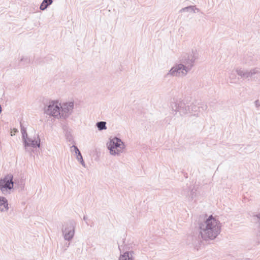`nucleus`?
<instances>
[{"mask_svg": "<svg viewBox=\"0 0 260 260\" xmlns=\"http://www.w3.org/2000/svg\"><path fill=\"white\" fill-rule=\"evenodd\" d=\"M199 58L196 50H192L189 53L183 55L180 58V63L171 68L167 75L184 77L194 66L195 61Z\"/></svg>", "mask_w": 260, "mask_h": 260, "instance_id": "1", "label": "nucleus"}, {"mask_svg": "<svg viewBox=\"0 0 260 260\" xmlns=\"http://www.w3.org/2000/svg\"><path fill=\"white\" fill-rule=\"evenodd\" d=\"M199 229L200 234L203 240H213L220 233L221 224L219 221L210 215L204 222L199 223Z\"/></svg>", "mask_w": 260, "mask_h": 260, "instance_id": "2", "label": "nucleus"}, {"mask_svg": "<svg viewBox=\"0 0 260 260\" xmlns=\"http://www.w3.org/2000/svg\"><path fill=\"white\" fill-rule=\"evenodd\" d=\"M16 179L13 181V176L12 174H8L3 179L0 180V189L4 194L10 193L11 190L16 187Z\"/></svg>", "mask_w": 260, "mask_h": 260, "instance_id": "3", "label": "nucleus"}, {"mask_svg": "<svg viewBox=\"0 0 260 260\" xmlns=\"http://www.w3.org/2000/svg\"><path fill=\"white\" fill-rule=\"evenodd\" d=\"M108 145V148L110 150L111 155L119 154L122 152L125 146L124 143L121 140L115 137L110 139V142Z\"/></svg>", "mask_w": 260, "mask_h": 260, "instance_id": "4", "label": "nucleus"}, {"mask_svg": "<svg viewBox=\"0 0 260 260\" xmlns=\"http://www.w3.org/2000/svg\"><path fill=\"white\" fill-rule=\"evenodd\" d=\"M236 72L243 80H249L252 78H255L256 75H258L260 77V68H254L250 70L242 68H237L236 70Z\"/></svg>", "mask_w": 260, "mask_h": 260, "instance_id": "5", "label": "nucleus"}, {"mask_svg": "<svg viewBox=\"0 0 260 260\" xmlns=\"http://www.w3.org/2000/svg\"><path fill=\"white\" fill-rule=\"evenodd\" d=\"M44 112L47 115L54 118H60V104H58V102L54 101L50 102L48 105L44 108Z\"/></svg>", "mask_w": 260, "mask_h": 260, "instance_id": "6", "label": "nucleus"}, {"mask_svg": "<svg viewBox=\"0 0 260 260\" xmlns=\"http://www.w3.org/2000/svg\"><path fill=\"white\" fill-rule=\"evenodd\" d=\"M75 223L73 220L64 223L62 229V233L65 240L71 241L75 234Z\"/></svg>", "mask_w": 260, "mask_h": 260, "instance_id": "7", "label": "nucleus"}, {"mask_svg": "<svg viewBox=\"0 0 260 260\" xmlns=\"http://www.w3.org/2000/svg\"><path fill=\"white\" fill-rule=\"evenodd\" d=\"M171 107L172 111L175 112L174 114H176L177 112H178L180 115L182 116L190 112V107L186 106L183 101L177 100L172 103Z\"/></svg>", "mask_w": 260, "mask_h": 260, "instance_id": "8", "label": "nucleus"}, {"mask_svg": "<svg viewBox=\"0 0 260 260\" xmlns=\"http://www.w3.org/2000/svg\"><path fill=\"white\" fill-rule=\"evenodd\" d=\"M74 103L70 102L64 103L60 107V118H67L72 113L74 108Z\"/></svg>", "mask_w": 260, "mask_h": 260, "instance_id": "9", "label": "nucleus"}, {"mask_svg": "<svg viewBox=\"0 0 260 260\" xmlns=\"http://www.w3.org/2000/svg\"><path fill=\"white\" fill-rule=\"evenodd\" d=\"M22 140L25 148L29 146L33 148L40 147V139L39 138V136L37 137V140H33L31 138H28L27 137V138L25 137V139Z\"/></svg>", "mask_w": 260, "mask_h": 260, "instance_id": "10", "label": "nucleus"}, {"mask_svg": "<svg viewBox=\"0 0 260 260\" xmlns=\"http://www.w3.org/2000/svg\"><path fill=\"white\" fill-rule=\"evenodd\" d=\"M197 190L194 188L190 189L186 187L185 189H183L182 191V194L186 197H188V200L192 201L197 196Z\"/></svg>", "mask_w": 260, "mask_h": 260, "instance_id": "11", "label": "nucleus"}, {"mask_svg": "<svg viewBox=\"0 0 260 260\" xmlns=\"http://www.w3.org/2000/svg\"><path fill=\"white\" fill-rule=\"evenodd\" d=\"M8 200L6 198L3 197H1L0 199V211L1 212H6L9 209L8 207Z\"/></svg>", "mask_w": 260, "mask_h": 260, "instance_id": "12", "label": "nucleus"}, {"mask_svg": "<svg viewBox=\"0 0 260 260\" xmlns=\"http://www.w3.org/2000/svg\"><path fill=\"white\" fill-rule=\"evenodd\" d=\"M134 252L126 251L122 254H120L119 260H135V257L133 256Z\"/></svg>", "mask_w": 260, "mask_h": 260, "instance_id": "13", "label": "nucleus"}, {"mask_svg": "<svg viewBox=\"0 0 260 260\" xmlns=\"http://www.w3.org/2000/svg\"><path fill=\"white\" fill-rule=\"evenodd\" d=\"M52 0H43L40 6V10L42 11L46 10L48 7L52 4Z\"/></svg>", "mask_w": 260, "mask_h": 260, "instance_id": "14", "label": "nucleus"}, {"mask_svg": "<svg viewBox=\"0 0 260 260\" xmlns=\"http://www.w3.org/2000/svg\"><path fill=\"white\" fill-rule=\"evenodd\" d=\"M194 9H196V6H189L183 8H182L180 11L179 13H182L185 12H193L194 13Z\"/></svg>", "mask_w": 260, "mask_h": 260, "instance_id": "15", "label": "nucleus"}, {"mask_svg": "<svg viewBox=\"0 0 260 260\" xmlns=\"http://www.w3.org/2000/svg\"><path fill=\"white\" fill-rule=\"evenodd\" d=\"M96 126L99 131H103L107 129L106 122L105 121H100L96 123Z\"/></svg>", "mask_w": 260, "mask_h": 260, "instance_id": "16", "label": "nucleus"}, {"mask_svg": "<svg viewBox=\"0 0 260 260\" xmlns=\"http://www.w3.org/2000/svg\"><path fill=\"white\" fill-rule=\"evenodd\" d=\"M17 180V183L16 185L18 186V188L20 189V190H22L24 189V180L23 179H16Z\"/></svg>", "mask_w": 260, "mask_h": 260, "instance_id": "17", "label": "nucleus"}, {"mask_svg": "<svg viewBox=\"0 0 260 260\" xmlns=\"http://www.w3.org/2000/svg\"><path fill=\"white\" fill-rule=\"evenodd\" d=\"M20 126H21V131L22 133V139H25V137L27 138V134L26 132V128L22 125L21 122H20Z\"/></svg>", "mask_w": 260, "mask_h": 260, "instance_id": "18", "label": "nucleus"}, {"mask_svg": "<svg viewBox=\"0 0 260 260\" xmlns=\"http://www.w3.org/2000/svg\"><path fill=\"white\" fill-rule=\"evenodd\" d=\"M188 244H194L196 243L197 238L193 236H188L187 237Z\"/></svg>", "mask_w": 260, "mask_h": 260, "instance_id": "19", "label": "nucleus"}, {"mask_svg": "<svg viewBox=\"0 0 260 260\" xmlns=\"http://www.w3.org/2000/svg\"><path fill=\"white\" fill-rule=\"evenodd\" d=\"M188 107H190V112H197L200 108V107H198L194 104H191L190 106H188Z\"/></svg>", "mask_w": 260, "mask_h": 260, "instance_id": "20", "label": "nucleus"}, {"mask_svg": "<svg viewBox=\"0 0 260 260\" xmlns=\"http://www.w3.org/2000/svg\"><path fill=\"white\" fill-rule=\"evenodd\" d=\"M66 137L67 140L69 142H73V138L70 132L67 131L66 133Z\"/></svg>", "mask_w": 260, "mask_h": 260, "instance_id": "21", "label": "nucleus"}, {"mask_svg": "<svg viewBox=\"0 0 260 260\" xmlns=\"http://www.w3.org/2000/svg\"><path fill=\"white\" fill-rule=\"evenodd\" d=\"M72 147L74 148V151L77 155V158L80 157L81 156H82L80 150H79V149L78 148V147L77 146H76L75 145H73Z\"/></svg>", "mask_w": 260, "mask_h": 260, "instance_id": "22", "label": "nucleus"}, {"mask_svg": "<svg viewBox=\"0 0 260 260\" xmlns=\"http://www.w3.org/2000/svg\"><path fill=\"white\" fill-rule=\"evenodd\" d=\"M21 61H24L26 64L29 63L30 62V59L27 57H22L20 59Z\"/></svg>", "mask_w": 260, "mask_h": 260, "instance_id": "23", "label": "nucleus"}, {"mask_svg": "<svg viewBox=\"0 0 260 260\" xmlns=\"http://www.w3.org/2000/svg\"><path fill=\"white\" fill-rule=\"evenodd\" d=\"M77 159L80 162V163L83 167H85V164L83 160L82 156H81L80 157H77Z\"/></svg>", "mask_w": 260, "mask_h": 260, "instance_id": "24", "label": "nucleus"}, {"mask_svg": "<svg viewBox=\"0 0 260 260\" xmlns=\"http://www.w3.org/2000/svg\"><path fill=\"white\" fill-rule=\"evenodd\" d=\"M255 105L257 108H258L260 106V104L258 100H257L254 102Z\"/></svg>", "mask_w": 260, "mask_h": 260, "instance_id": "25", "label": "nucleus"}, {"mask_svg": "<svg viewBox=\"0 0 260 260\" xmlns=\"http://www.w3.org/2000/svg\"><path fill=\"white\" fill-rule=\"evenodd\" d=\"M83 220L86 222V224H88L87 222V217L86 216H84L83 217Z\"/></svg>", "mask_w": 260, "mask_h": 260, "instance_id": "26", "label": "nucleus"}, {"mask_svg": "<svg viewBox=\"0 0 260 260\" xmlns=\"http://www.w3.org/2000/svg\"><path fill=\"white\" fill-rule=\"evenodd\" d=\"M182 173L184 174V177L187 178L188 177V175L186 173L182 172Z\"/></svg>", "mask_w": 260, "mask_h": 260, "instance_id": "27", "label": "nucleus"}, {"mask_svg": "<svg viewBox=\"0 0 260 260\" xmlns=\"http://www.w3.org/2000/svg\"><path fill=\"white\" fill-rule=\"evenodd\" d=\"M13 131L14 133H17V132H18V129H17V128H14L13 129Z\"/></svg>", "mask_w": 260, "mask_h": 260, "instance_id": "28", "label": "nucleus"}, {"mask_svg": "<svg viewBox=\"0 0 260 260\" xmlns=\"http://www.w3.org/2000/svg\"><path fill=\"white\" fill-rule=\"evenodd\" d=\"M196 11H197L198 12H200V9L196 7V9H194V13L196 12Z\"/></svg>", "mask_w": 260, "mask_h": 260, "instance_id": "29", "label": "nucleus"}, {"mask_svg": "<svg viewBox=\"0 0 260 260\" xmlns=\"http://www.w3.org/2000/svg\"><path fill=\"white\" fill-rule=\"evenodd\" d=\"M69 245H70V243H68V245H67V247H69Z\"/></svg>", "mask_w": 260, "mask_h": 260, "instance_id": "30", "label": "nucleus"}, {"mask_svg": "<svg viewBox=\"0 0 260 260\" xmlns=\"http://www.w3.org/2000/svg\"><path fill=\"white\" fill-rule=\"evenodd\" d=\"M118 248H119V250L121 251V249H120V246H118Z\"/></svg>", "mask_w": 260, "mask_h": 260, "instance_id": "31", "label": "nucleus"}]
</instances>
